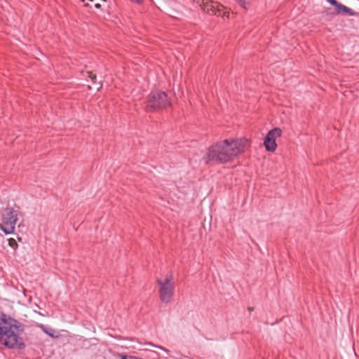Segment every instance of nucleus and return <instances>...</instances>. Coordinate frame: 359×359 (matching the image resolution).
Segmentation results:
<instances>
[{"label":"nucleus","mask_w":359,"mask_h":359,"mask_svg":"<svg viewBox=\"0 0 359 359\" xmlns=\"http://www.w3.org/2000/svg\"><path fill=\"white\" fill-rule=\"evenodd\" d=\"M249 145L248 139H226L217 142L208 149L206 162L211 161L217 163L229 162L243 153Z\"/></svg>","instance_id":"nucleus-1"},{"label":"nucleus","mask_w":359,"mask_h":359,"mask_svg":"<svg viewBox=\"0 0 359 359\" xmlns=\"http://www.w3.org/2000/svg\"><path fill=\"white\" fill-rule=\"evenodd\" d=\"M24 325L17 320L0 313V344L11 349H24L25 343L20 334Z\"/></svg>","instance_id":"nucleus-2"},{"label":"nucleus","mask_w":359,"mask_h":359,"mask_svg":"<svg viewBox=\"0 0 359 359\" xmlns=\"http://www.w3.org/2000/svg\"><path fill=\"white\" fill-rule=\"evenodd\" d=\"M171 105L168 95L161 90L151 91L147 96L145 109L147 111H156Z\"/></svg>","instance_id":"nucleus-3"},{"label":"nucleus","mask_w":359,"mask_h":359,"mask_svg":"<svg viewBox=\"0 0 359 359\" xmlns=\"http://www.w3.org/2000/svg\"><path fill=\"white\" fill-rule=\"evenodd\" d=\"M18 219V212L13 208L7 207L2 209L0 211V229L5 234L13 233Z\"/></svg>","instance_id":"nucleus-4"},{"label":"nucleus","mask_w":359,"mask_h":359,"mask_svg":"<svg viewBox=\"0 0 359 359\" xmlns=\"http://www.w3.org/2000/svg\"><path fill=\"white\" fill-rule=\"evenodd\" d=\"M160 299L165 303L170 302L173 294L175 284L172 275L168 276L164 280L158 279Z\"/></svg>","instance_id":"nucleus-5"},{"label":"nucleus","mask_w":359,"mask_h":359,"mask_svg":"<svg viewBox=\"0 0 359 359\" xmlns=\"http://www.w3.org/2000/svg\"><path fill=\"white\" fill-rule=\"evenodd\" d=\"M281 134L282 130L279 128H275L268 132L264 141L265 148L268 151L273 152L276 151L277 148L276 139L281 136Z\"/></svg>","instance_id":"nucleus-6"},{"label":"nucleus","mask_w":359,"mask_h":359,"mask_svg":"<svg viewBox=\"0 0 359 359\" xmlns=\"http://www.w3.org/2000/svg\"><path fill=\"white\" fill-rule=\"evenodd\" d=\"M331 5L335 7V11L337 14H347L350 16H357L358 13L351 8L339 3L337 0H326Z\"/></svg>","instance_id":"nucleus-7"},{"label":"nucleus","mask_w":359,"mask_h":359,"mask_svg":"<svg viewBox=\"0 0 359 359\" xmlns=\"http://www.w3.org/2000/svg\"><path fill=\"white\" fill-rule=\"evenodd\" d=\"M218 4L217 2L215 1H210L207 2L204 5V11H207L208 13H211L212 15H220V11L218 8Z\"/></svg>","instance_id":"nucleus-8"},{"label":"nucleus","mask_w":359,"mask_h":359,"mask_svg":"<svg viewBox=\"0 0 359 359\" xmlns=\"http://www.w3.org/2000/svg\"><path fill=\"white\" fill-rule=\"evenodd\" d=\"M85 76L89 78L91 80L93 84L96 85V88L97 89L100 88V83L97 81V76L93 72H86Z\"/></svg>","instance_id":"nucleus-9"},{"label":"nucleus","mask_w":359,"mask_h":359,"mask_svg":"<svg viewBox=\"0 0 359 359\" xmlns=\"http://www.w3.org/2000/svg\"><path fill=\"white\" fill-rule=\"evenodd\" d=\"M8 245L11 248H12L14 250L17 249L18 245L16 241L14 238H9L8 240Z\"/></svg>","instance_id":"nucleus-10"},{"label":"nucleus","mask_w":359,"mask_h":359,"mask_svg":"<svg viewBox=\"0 0 359 359\" xmlns=\"http://www.w3.org/2000/svg\"><path fill=\"white\" fill-rule=\"evenodd\" d=\"M237 3L242 6L243 8H247V5L249 4L250 0H236Z\"/></svg>","instance_id":"nucleus-11"},{"label":"nucleus","mask_w":359,"mask_h":359,"mask_svg":"<svg viewBox=\"0 0 359 359\" xmlns=\"http://www.w3.org/2000/svg\"><path fill=\"white\" fill-rule=\"evenodd\" d=\"M151 346H156L160 349H162V350H164L165 351H167V350L165 348H164L163 347L161 346H154V344H151Z\"/></svg>","instance_id":"nucleus-12"},{"label":"nucleus","mask_w":359,"mask_h":359,"mask_svg":"<svg viewBox=\"0 0 359 359\" xmlns=\"http://www.w3.org/2000/svg\"><path fill=\"white\" fill-rule=\"evenodd\" d=\"M95 8H100L101 7L100 4H95Z\"/></svg>","instance_id":"nucleus-13"},{"label":"nucleus","mask_w":359,"mask_h":359,"mask_svg":"<svg viewBox=\"0 0 359 359\" xmlns=\"http://www.w3.org/2000/svg\"><path fill=\"white\" fill-rule=\"evenodd\" d=\"M248 310H249V311L250 312V311H252V308L249 307V308H248Z\"/></svg>","instance_id":"nucleus-14"},{"label":"nucleus","mask_w":359,"mask_h":359,"mask_svg":"<svg viewBox=\"0 0 359 359\" xmlns=\"http://www.w3.org/2000/svg\"><path fill=\"white\" fill-rule=\"evenodd\" d=\"M89 1H93L94 0H88Z\"/></svg>","instance_id":"nucleus-15"},{"label":"nucleus","mask_w":359,"mask_h":359,"mask_svg":"<svg viewBox=\"0 0 359 359\" xmlns=\"http://www.w3.org/2000/svg\"><path fill=\"white\" fill-rule=\"evenodd\" d=\"M82 1H85V0H81Z\"/></svg>","instance_id":"nucleus-16"}]
</instances>
